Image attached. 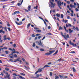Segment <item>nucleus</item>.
I'll return each instance as SVG.
<instances>
[{"label":"nucleus","instance_id":"9b49d317","mask_svg":"<svg viewBox=\"0 0 79 79\" xmlns=\"http://www.w3.org/2000/svg\"><path fill=\"white\" fill-rule=\"evenodd\" d=\"M72 13H71V15L72 16H74V15H73V14H74V11L73 10H71Z\"/></svg>","mask_w":79,"mask_h":79},{"label":"nucleus","instance_id":"a878e982","mask_svg":"<svg viewBox=\"0 0 79 79\" xmlns=\"http://www.w3.org/2000/svg\"><path fill=\"white\" fill-rule=\"evenodd\" d=\"M58 51L57 50L56 51V52L53 54V55H56V54H57V53H58Z\"/></svg>","mask_w":79,"mask_h":79},{"label":"nucleus","instance_id":"cd10ccee","mask_svg":"<svg viewBox=\"0 0 79 79\" xmlns=\"http://www.w3.org/2000/svg\"><path fill=\"white\" fill-rule=\"evenodd\" d=\"M7 26H8V27H10V24H9V23L7 22Z\"/></svg>","mask_w":79,"mask_h":79},{"label":"nucleus","instance_id":"ea45409f","mask_svg":"<svg viewBox=\"0 0 79 79\" xmlns=\"http://www.w3.org/2000/svg\"><path fill=\"white\" fill-rule=\"evenodd\" d=\"M44 23L46 26V27H47V23H46V22H45V21H44Z\"/></svg>","mask_w":79,"mask_h":79},{"label":"nucleus","instance_id":"72a5a7b5","mask_svg":"<svg viewBox=\"0 0 79 79\" xmlns=\"http://www.w3.org/2000/svg\"><path fill=\"white\" fill-rule=\"evenodd\" d=\"M34 29H35V30H37L39 29V28H37V27H34Z\"/></svg>","mask_w":79,"mask_h":79},{"label":"nucleus","instance_id":"603ef678","mask_svg":"<svg viewBox=\"0 0 79 79\" xmlns=\"http://www.w3.org/2000/svg\"><path fill=\"white\" fill-rule=\"evenodd\" d=\"M32 47H35V43H33Z\"/></svg>","mask_w":79,"mask_h":79},{"label":"nucleus","instance_id":"3c124183","mask_svg":"<svg viewBox=\"0 0 79 79\" xmlns=\"http://www.w3.org/2000/svg\"><path fill=\"white\" fill-rule=\"evenodd\" d=\"M9 61H11V62H13V60L11 59H10Z\"/></svg>","mask_w":79,"mask_h":79},{"label":"nucleus","instance_id":"1a4fd4ad","mask_svg":"<svg viewBox=\"0 0 79 79\" xmlns=\"http://www.w3.org/2000/svg\"><path fill=\"white\" fill-rule=\"evenodd\" d=\"M69 33L70 34H71V33H73V30H71V29H70L69 28Z\"/></svg>","mask_w":79,"mask_h":79},{"label":"nucleus","instance_id":"c85d7f7f","mask_svg":"<svg viewBox=\"0 0 79 79\" xmlns=\"http://www.w3.org/2000/svg\"><path fill=\"white\" fill-rule=\"evenodd\" d=\"M20 75H21V76H25V75H26L25 74H24L23 73H20Z\"/></svg>","mask_w":79,"mask_h":79},{"label":"nucleus","instance_id":"4d7b16f0","mask_svg":"<svg viewBox=\"0 0 79 79\" xmlns=\"http://www.w3.org/2000/svg\"><path fill=\"white\" fill-rule=\"evenodd\" d=\"M70 6L71 8H73V6L72 4H70Z\"/></svg>","mask_w":79,"mask_h":79},{"label":"nucleus","instance_id":"e433bc0d","mask_svg":"<svg viewBox=\"0 0 79 79\" xmlns=\"http://www.w3.org/2000/svg\"><path fill=\"white\" fill-rule=\"evenodd\" d=\"M59 30H62L63 29V27H60L59 28Z\"/></svg>","mask_w":79,"mask_h":79},{"label":"nucleus","instance_id":"0e129e2a","mask_svg":"<svg viewBox=\"0 0 79 79\" xmlns=\"http://www.w3.org/2000/svg\"><path fill=\"white\" fill-rule=\"evenodd\" d=\"M73 28L74 30H75V29H76V28L75 26H73Z\"/></svg>","mask_w":79,"mask_h":79},{"label":"nucleus","instance_id":"f704fd0d","mask_svg":"<svg viewBox=\"0 0 79 79\" xmlns=\"http://www.w3.org/2000/svg\"><path fill=\"white\" fill-rule=\"evenodd\" d=\"M76 29L77 31H79V29L78 28V27H76Z\"/></svg>","mask_w":79,"mask_h":79},{"label":"nucleus","instance_id":"423d86ee","mask_svg":"<svg viewBox=\"0 0 79 79\" xmlns=\"http://www.w3.org/2000/svg\"><path fill=\"white\" fill-rule=\"evenodd\" d=\"M31 5H29L27 7V9L28 11H31Z\"/></svg>","mask_w":79,"mask_h":79},{"label":"nucleus","instance_id":"20e7f679","mask_svg":"<svg viewBox=\"0 0 79 79\" xmlns=\"http://www.w3.org/2000/svg\"><path fill=\"white\" fill-rule=\"evenodd\" d=\"M42 69H41V68H40L38 69V71L35 73V74H37L39 72L40 73V72H42Z\"/></svg>","mask_w":79,"mask_h":79},{"label":"nucleus","instance_id":"c756f323","mask_svg":"<svg viewBox=\"0 0 79 79\" xmlns=\"http://www.w3.org/2000/svg\"><path fill=\"white\" fill-rule=\"evenodd\" d=\"M38 7V6H36V7H34V9H35L36 10H37V7Z\"/></svg>","mask_w":79,"mask_h":79},{"label":"nucleus","instance_id":"393cba45","mask_svg":"<svg viewBox=\"0 0 79 79\" xmlns=\"http://www.w3.org/2000/svg\"><path fill=\"white\" fill-rule=\"evenodd\" d=\"M24 68H26V69H29V67H26V66H24Z\"/></svg>","mask_w":79,"mask_h":79},{"label":"nucleus","instance_id":"052dcab7","mask_svg":"<svg viewBox=\"0 0 79 79\" xmlns=\"http://www.w3.org/2000/svg\"><path fill=\"white\" fill-rule=\"evenodd\" d=\"M52 64V63L51 62H49L48 63V65H50V64Z\"/></svg>","mask_w":79,"mask_h":79},{"label":"nucleus","instance_id":"864d4df0","mask_svg":"<svg viewBox=\"0 0 79 79\" xmlns=\"http://www.w3.org/2000/svg\"><path fill=\"white\" fill-rule=\"evenodd\" d=\"M16 45L15 44H14L13 45V46L15 48L16 47Z\"/></svg>","mask_w":79,"mask_h":79},{"label":"nucleus","instance_id":"79ce46f5","mask_svg":"<svg viewBox=\"0 0 79 79\" xmlns=\"http://www.w3.org/2000/svg\"><path fill=\"white\" fill-rule=\"evenodd\" d=\"M52 72H50V76H52Z\"/></svg>","mask_w":79,"mask_h":79},{"label":"nucleus","instance_id":"412c9836","mask_svg":"<svg viewBox=\"0 0 79 79\" xmlns=\"http://www.w3.org/2000/svg\"><path fill=\"white\" fill-rule=\"evenodd\" d=\"M6 6H7V5H3V6H2L3 8H6Z\"/></svg>","mask_w":79,"mask_h":79},{"label":"nucleus","instance_id":"a19ab883","mask_svg":"<svg viewBox=\"0 0 79 79\" xmlns=\"http://www.w3.org/2000/svg\"><path fill=\"white\" fill-rule=\"evenodd\" d=\"M25 63L26 64H27V65H29V63H28V62H25Z\"/></svg>","mask_w":79,"mask_h":79},{"label":"nucleus","instance_id":"49530a36","mask_svg":"<svg viewBox=\"0 0 79 79\" xmlns=\"http://www.w3.org/2000/svg\"><path fill=\"white\" fill-rule=\"evenodd\" d=\"M7 29L9 31H11V30L10 29V27H8Z\"/></svg>","mask_w":79,"mask_h":79},{"label":"nucleus","instance_id":"4468645a","mask_svg":"<svg viewBox=\"0 0 79 79\" xmlns=\"http://www.w3.org/2000/svg\"><path fill=\"white\" fill-rule=\"evenodd\" d=\"M49 52L50 53H53V52H55V50H53V51H49Z\"/></svg>","mask_w":79,"mask_h":79},{"label":"nucleus","instance_id":"2f4dec72","mask_svg":"<svg viewBox=\"0 0 79 79\" xmlns=\"http://www.w3.org/2000/svg\"><path fill=\"white\" fill-rule=\"evenodd\" d=\"M31 26V23H28L27 25V28Z\"/></svg>","mask_w":79,"mask_h":79},{"label":"nucleus","instance_id":"09e8293b","mask_svg":"<svg viewBox=\"0 0 79 79\" xmlns=\"http://www.w3.org/2000/svg\"><path fill=\"white\" fill-rule=\"evenodd\" d=\"M70 53H75V52L72 51V52H70Z\"/></svg>","mask_w":79,"mask_h":79},{"label":"nucleus","instance_id":"dca6fc26","mask_svg":"<svg viewBox=\"0 0 79 79\" xmlns=\"http://www.w3.org/2000/svg\"><path fill=\"white\" fill-rule=\"evenodd\" d=\"M19 78H20V79H25V78H24V77H23L21 76H19Z\"/></svg>","mask_w":79,"mask_h":79},{"label":"nucleus","instance_id":"58836bf2","mask_svg":"<svg viewBox=\"0 0 79 79\" xmlns=\"http://www.w3.org/2000/svg\"><path fill=\"white\" fill-rule=\"evenodd\" d=\"M61 60V58H60L57 61H60Z\"/></svg>","mask_w":79,"mask_h":79},{"label":"nucleus","instance_id":"b1692460","mask_svg":"<svg viewBox=\"0 0 79 79\" xmlns=\"http://www.w3.org/2000/svg\"><path fill=\"white\" fill-rule=\"evenodd\" d=\"M4 29L6 31V32H8V31H7V27H4Z\"/></svg>","mask_w":79,"mask_h":79},{"label":"nucleus","instance_id":"4be33fe9","mask_svg":"<svg viewBox=\"0 0 79 79\" xmlns=\"http://www.w3.org/2000/svg\"><path fill=\"white\" fill-rule=\"evenodd\" d=\"M59 78V77L57 76H56L55 77V79H58Z\"/></svg>","mask_w":79,"mask_h":79},{"label":"nucleus","instance_id":"5701e85b","mask_svg":"<svg viewBox=\"0 0 79 79\" xmlns=\"http://www.w3.org/2000/svg\"><path fill=\"white\" fill-rule=\"evenodd\" d=\"M40 51H42V52H44V51H45V50L44 49H42V48L40 49Z\"/></svg>","mask_w":79,"mask_h":79},{"label":"nucleus","instance_id":"bf43d9fd","mask_svg":"<svg viewBox=\"0 0 79 79\" xmlns=\"http://www.w3.org/2000/svg\"><path fill=\"white\" fill-rule=\"evenodd\" d=\"M67 22H68V20H64V23H67Z\"/></svg>","mask_w":79,"mask_h":79},{"label":"nucleus","instance_id":"de8ad7c7","mask_svg":"<svg viewBox=\"0 0 79 79\" xmlns=\"http://www.w3.org/2000/svg\"><path fill=\"white\" fill-rule=\"evenodd\" d=\"M60 34H61V35H62V36H63V37H64V35H63V33H62V32H60Z\"/></svg>","mask_w":79,"mask_h":79},{"label":"nucleus","instance_id":"2eb2a0df","mask_svg":"<svg viewBox=\"0 0 79 79\" xmlns=\"http://www.w3.org/2000/svg\"><path fill=\"white\" fill-rule=\"evenodd\" d=\"M45 55H52V53L47 52L45 53Z\"/></svg>","mask_w":79,"mask_h":79},{"label":"nucleus","instance_id":"a211bd4d","mask_svg":"<svg viewBox=\"0 0 79 79\" xmlns=\"http://www.w3.org/2000/svg\"><path fill=\"white\" fill-rule=\"evenodd\" d=\"M50 66H48L47 65H46L44 66V68H48V67H50Z\"/></svg>","mask_w":79,"mask_h":79},{"label":"nucleus","instance_id":"7ed1b4c3","mask_svg":"<svg viewBox=\"0 0 79 79\" xmlns=\"http://www.w3.org/2000/svg\"><path fill=\"white\" fill-rule=\"evenodd\" d=\"M50 3L51 4V7L52 8V7H53V8H54V7H55V3H53V2H52V1H50Z\"/></svg>","mask_w":79,"mask_h":79},{"label":"nucleus","instance_id":"13d9d810","mask_svg":"<svg viewBox=\"0 0 79 79\" xmlns=\"http://www.w3.org/2000/svg\"><path fill=\"white\" fill-rule=\"evenodd\" d=\"M75 10L76 11H79V10L77 8H76Z\"/></svg>","mask_w":79,"mask_h":79},{"label":"nucleus","instance_id":"473e14b6","mask_svg":"<svg viewBox=\"0 0 79 79\" xmlns=\"http://www.w3.org/2000/svg\"><path fill=\"white\" fill-rule=\"evenodd\" d=\"M31 37H35V35L34 34H32Z\"/></svg>","mask_w":79,"mask_h":79},{"label":"nucleus","instance_id":"c03bdc74","mask_svg":"<svg viewBox=\"0 0 79 79\" xmlns=\"http://www.w3.org/2000/svg\"><path fill=\"white\" fill-rule=\"evenodd\" d=\"M3 32V30H0V33L1 34Z\"/></svg>","mask_w":79,"mask_h":79},{"label":"nucleus","instance_id":"69168bd1","mask_svg":"<svg viewBox=\"0 0 79 79\" xmlns=\"http://www.w3.org/2000/svg\"><path fill=\"white\" fill-rule=\"evenodd\" d=\"M47 35H52V34L50 33H47Z\"/></svg>","mask_w":79,"mask_h":79},{"label":"nucleus","instance_id":"680f3d73","mask_svg":"<svg viewBox=\"0 0 79 79\" xmlns=\"http://www.w3.org/2000/svg\"><path fill=\"white\" fill-rule=\"evenodd\" d=\"M74 0H70V1L71 2H72L73 3H74Z\"/></svg>","mask_w":79,"mask_h":79},{"label":"nucleus","instance_id":"39448f33","mask_svg":"<svg viewBox=\"0 0 79 79\" xmlns=\"http://www.w3.org/2000/svg\"><path fill=\"white\" fill-rule=\"evenodd\" d=\"M63 37L64 38L65 40H67L68 38H69V36L68 34H67V35H64Z\"/></svg>","mask_w":79,"mask_h":79},{"label":"nucleus","instance_id":"7c9ffc66","mask_svg":"<svg viewBox=\"0 0 79 79\" xmlns=\"http://www.w3.org/2000/svg\"><path fill=\"white\" fill-rule=\"evenodd\" d=\"M72 69H73V72H76V70L74 68H72Z\"/></svg>","mask_w":79,"mask_h":79},{"label":"nucleus","instance_id":"a18cd8bd","mask_svg":"<svg viewBox=\"0 0 79 79\" xmlns=\"http://www.w3.org/2000/svg\"><path fill=\"white\" fill-rule=\"evenodd\" d=\"M5 52H6V54H8V51H5Z\"/></svg>","mask_w":79,"mask_h":79},{"label":"nucleus","instance_id":"bb28decb","mask_svg":"<svg viewBox=\"0 0 79 79\" xmlns=\"http://www.w3.org/2000/svg\"><path fill=\"white\" fill-rule=\"evenodd\" d=\"M5 69L6 71H9V69H8V68H5Z\"/></svg>","mask_w":79,"mask_h":79},{"label":"nucleus","instance_id":"e2e57ef3","mask_svg":"<svg viewBox=\"0 0 79 79\" xmlns=\"http://www.w3.org/2000/svg\"><path fill=\"white\" fill-rule=\"evenodd\" d=\"M25 10L26 12H29V10H27V9H25Z\"/></svg>","mask_w":79,"mask_h":79},{"label":"nucleus","instance_id":"8fccbe9b","mask_svg":"<svg viewBox=\"0 0 79 79\" xmlns=\"http://www.w3.org/2000/svg\"><path fill=\"white\" fill-rule=\"evenodd\" d=\"M14 56H15V58H17V57H18V56H17V55H16V54H15V55H14Z\"/></svg>","mask_w":79,"mask_h":79},{"label":"nucleus","instance_id":"c9c22d12","mask_svg":"<svg viewBox=\"0 0 79 79\" xmlns=\"http://www.w3.org/2000/svg\"><path fill=\"white\" fill-rule=\"evenodd\" d=\"M13 76H17V75H16V74L15 73H14L13 74Z\"/></svg>","mask_w":79,"mask_h":79},{"label":"nucleus","instance_id":"ddd939ff","mask_svg":"<svg viewBox=\"0 0 79 79\" xmlns=\"http://www.w3.org/2000/svg\"><path fill=\"white\" fill-rule=\"evenodd\" d=\"M20 13V12H19V11H15L14 12V15H15L16 13Z\"/></svg>","mask_w":79,"mask_h":79},{"label":"nucleus","instance_id":"9d476101","mask_svg":"<svg viewBox=\"0 0 79 79\" xmlns=\"http://www.w3.org/2000/svg\"><path fill=\"white\" fill-rule=\"evenodd\" d=\"M24 0H22L21 2V4L19 3L18 4V6H21V5H22V3H23V1Z\"/></svg>","mask_w":79,"mask_h":79},{"label":"nucleus","instance_id":"0eeeda50","mask_svg":"<svg viewBox=\"0 0 79 79\" xmlns=\"http://www.w3.org/2000/svg\"><path fill=\"white\" fill-rule=\"evenodd\" d=\"M70 26V27H72V26H71V24L68 23V25L67 24H66V27H69Z\"/></svg>","mask_w":79,"mask_h":79},{"label":"nucleus","instance_id":"6e6d98bb","mask_svg":"<svg viewBox=\"0 0 79 79\" xmlns=\"http://www.w3.org/2000/svg\"><path fill=\"white\" fill-rule=\"evenodd\" d=\"M15 3V2L14 1L11 2V3L14 4Z\"/></svg>","mask_w":79,"mask_h":79},{"label":"nucleus","instance_id":"6ab92c4d","mask_svg":"<svg viewBox=\"0 0 79 79\" xmlns=\"http://www.w3.org/2000/svg\"><path fill=\"white\" fill-rule=\"evenodd\" d=\"M56 16L57 17H60V15L58 14V13H57L56 14Z\"/></svg>","mask_w":79,"mask_h":79},{"label":"nucleus","instance_id":"f3484780","mask_svg":"<svg viewBox=\"0 0 79 79\" xmlns=\"http://www.w3.org/2000/svg\"><path fill=\"white\" fill-rule=\"evenodd\" d=\"M42 31V30H37L36 32H40Z\"/></svg>","mask_w":79,"mask_h":79},{"label":"nucleus","instance_id":"f8f14e48","mask_svg":"<svg viewBox=\"0 0 79 79\" xmlns=\"http://www.w3.org/2000/svg\"><path fill=\"white\" fill-rule=\"evenodd\" d=\"M64 27L65 31H66V32H69L68 30H66V27H65V26H64Z\"/></svg>","mask_w":79,"mask_h":79},{"label":"nucleus","instance_id":"338daca9","mask_svg":"<svg viewBox=\"0 0 79 79\" xmlns=\"http://www.w3.org/2000/svg\"><path fill=\"white\" fill-rule=\"evenodd\" d=\"M39 75L38 74H37L36 75V76H37V77H39Z\"/></svg>","mask_w":79,"mask_h":79},{"label":"nucleus","instance_id":"37998d69","mask_svg":"<svg viewBox=\"0 0 79 79\" xmlns=\"http://www.w3.org/2000/svg\"><path fill=\"white\" fill-rule=\"evenodd\" d=\"M73 43H72V42H71V40H70V41H69V44H70V45H72Z\"/></svg>","mask_w":79,"mask_h":79},{"label":"nucleus","instance_id":"f03ea898","mask_svg":"<svg viewBox=\"0 0 79 79\" xmlns=\"http://www.w3.org/2000/svg\"><path fill=\"white\" fill-rule=\"evenodd\" d=\"M5 74H6V77L8 79H11V78L10 77V75H8V73H7V72H5Z\"/></svg>","mask_w":79,"mask_h":79},{"label":"nucleus","instance_id":"5fc2aeb1","mask_svg":"<svg viewBox=\"0 0 79 79\" xmlns=\"http://www.w3.org/2000/svg\"><path fill=\"white\" fill-rule=\"evenodd\" d=\"M4 66H6V67H10V66H8L6 65H4Z\"/></svg>","mask_w":79,"mask_h":79},{"label":"nucleus","instance_id":"aec40b11","mask_svg":"<svg viewBox=\"0 0 79 79\" xmlns=\"http://www.w3.org/2000/svg\"><path fill=\"white\" fill-rule=\"evenodd\" d=\"M38 45H41V46L42 47H44V46H43V45H42V43H40Z\"/></svg>","mask_w":79,"mask_h":79},{"label":"nucleus","instance_id":"774afa93","mask_svg":"<svg viewBox=\"0 0 79 79\" xmlns=\"http://www.w3.org/2000/svg\"><path fill=\"white\" fill-rule=\"evenodd\" d=\"M1 74L3 76V72H1Z\"/></svg>","mask_w":79,"mask_h":79},{"label":"nucleus","instance_id":"6e6552de","mask_svg":"<svg viewBox=\"0 0 79 79\" xmlns=\"http://www.w3.org/2000/svg\"><path fill=\"white\" fill-rule=\"evenodd\" d=\"M15 23L17 25H21L22 24V22H19V23H18V22L16 21L15 22Z\"/></svg>","mask_w":79,"mask_h":79},{"label":"nucleus","instance_id":"4c0bfd02","mask_svg":"<svg viewBox=\"0 0 79 79\" xmlns=\"http://www.w3.org/2000/svg\"><path fill=\"white\" fill-rule=\"evenodd\" d=\"M61 18L62 19H63V15L61 14Z\"/></svg>","mask_w":79,"mask_h":79},{"label":"nucleus","instance_id":"f257e3e1","mask_svg":"<svg viewBox=\"0 0 79 79\" xmlns=\"http://www.w3.org/2000/svg\"><path fill=\"white\" fill-rule=\"evenodd\" d=\"M57 5L58 7L60 8V9H61V1L60 0L57 2Z\"/></svg>","mask_w":79,"mask_h":79}]
</instances>
